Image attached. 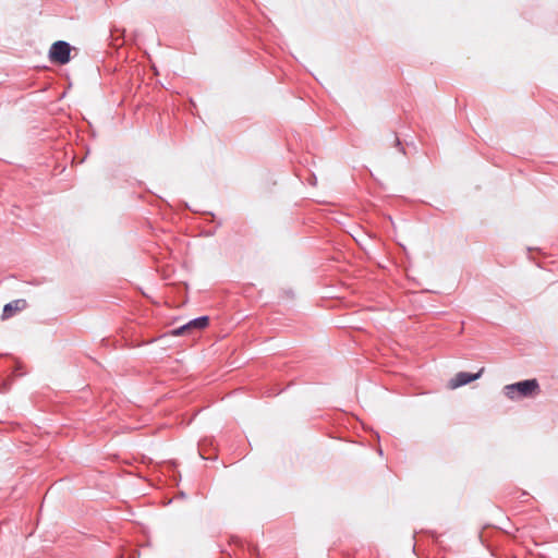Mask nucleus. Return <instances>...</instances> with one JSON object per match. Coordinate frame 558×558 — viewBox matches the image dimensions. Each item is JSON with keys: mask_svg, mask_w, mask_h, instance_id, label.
Here are the masks:
<instances>
[{"mask_svg": "<svg viewBox=\"0 0 558 558\" xmlns=\"http://www.w3.org/2000/svg\"><path fill=\"white\" fill-rule=\"evenodd\" d=\"M539 385L536 379H526L505 386L504 392L511 400L533 397L538 392Z\"/></svg>", "mask_w": 558, "mask_h": 558, "instance_id": "nucleus-1", "label": "nucleus"}, {"mask_svg": "<svg viewBox=\"0 0 558 558\" xmlns=\"http://www.w3.org/2000/svg\"><path fill=\"white\" fill-rule=\"evenodd\" d=\"M71 46L66 41H56L49 50V58L52 62L65 64L70 61Z\"/></svg>", "mask_w": 558, "mask_h": 558, "instance_id": "nucleus-2", "label": "nucleus"}, {"mask_svg": "<svg viewBox=\"0 0 558 558\" xmlns=\"http://www.w3.org/2000/svg\"><path fill=\"white\" fill-rule=\"evenodd\" d=\"M209 319L207 316L197 317L195 319L190 320L184 326L173 330V335L180 336L187 333L192 330H202L208 326Z\"/></svg>", "mask_w": 558, "mask_h": 558, "instance_id": "nucleus-3", "label": "nucleus"}, {"mask_svg": "<svg viewBox=\"0 0 558 558\" xmlns=\"http://www.w3.org/2000/svg\"><path fill=\"white\" fill-rule=\"evenodd\" d=\"M483 372H484V368H481L480 372H477L476 374L460 372L449 381V387L451 389H456L458 387L464 386V385L480 378L482 376Z\"/></svg>", "mask_w": 558, "mask_h": 558, "instance_id": "nucleus-4", "label": "nucleus"}, {"mask_svg": "<svg viewBox=\"0 0 558 558\" xmlns=\"http://www.w3.org/2000/svg\"><path fill=\"white\" fill-rule=\"evenodd\" d=\"M27 303L25 300H14L3 307L2 318L7 319L13 316L15 313L23 311L26 307Z\"/></svg>", "mask_w": 558, "mask_h": 558, "instance_id": "nucleus-5", "label": "nucleus"}, {"mask_svg": "<svg viewBox=\"0 0 558 558\" xmlns=\"http://www.w3.org/2000/svg\"><path fill=\"white\" fill-rule=\"evenodd\" d=\"M395 143H396V145H397L398 147H400V149L403 151V148L401 147V143H400V141H399V138H398V137H396V138H395Z\"/></svg>", "mask_w": 558, "mask_h": 558, "instance_id": "nucleus-6", "label": "nucleus"}]
</instances>
